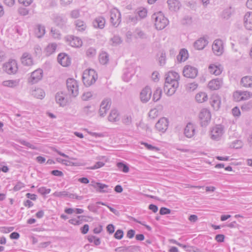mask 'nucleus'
<instances>
[{"label": "nucleus", "instance_id": "nucleus-1", "mask_svg": "<svg viewBox=\"0 0 252 252\" xmlns=\"http://www.w3.org/2000/svg\"><path fill=\"white\" fill-rule=\"evenodd\" d=\"M152 18L155 21L156 28L158 30L163 29L168 24V19L161 12L154 13L153 14Z\"/></svg>", "mask_w": 252, "mask_h": 252}, {"label": "nucleus", "instance_id": "nucleus-2", "mask_svg": "<svg viewBox=\"0 0 252 252\" xmlns=\"http://www.w3.org/2000/svg\"><path fill=\"white\" fill-rule=\"evenodd\" d=\"M97 79V75L94 69L85 70L82 76V80L84 84L89 87L94 83Z\"/></svg>", "mask_w": 252, "mask_h": 252}, {"label": "nucleus", "instance_id": "nucleus-3", "mask_svg": "<svg viewBox=\"0 0 252 252\" xmlns=\"http://www.w3.org/2000/svg\"><path fill=\"white\" fill-rule=\"evenodd\" d=\"M67 91L70 95L76 97L79 94L78 82L73 78H68L66 81Z\"/></svg>", "mask_w": 252, "mask_h": 252}, {"label": "nucleus", "instance_id": "nucleus-4", "mask_svg": "<svg viewBox=\"0 0 252 252\" xmlns=\"http://www.w3.org/2000/svg\"><path fill=\"white\" fill-rule=\"evenodd\" d=\"M3 70L8 74H14L18 70L17 62L15 60H9V62L3 64Z\"/></svg>", "mask_w": 252, "mask_h": 252}, {"label": "nucleus", "instance_id": "nucleus-5", "mask_svg": "<svg viewBox=\"0 0 252 252\" xmlns=\"http://www.w3.org/2000/svg\"><path fill=\"white\" fill-rule=\"evenodd\" d=\"M199 118L202 126H206L211 120V115L210 111L207 108H203L199 114Z\"/></svg>", "mask_w": 252, "mask_h": 252}, {"label": "nucleus", "instance_id": "nucleus-6", "mask_svg": "<svg viewBox=\"0 0 252 252\" xmlns=\"http://www.w3.org/2000/svg\"><path fill=\"white\" fill-rule=\"evenodd\" d=\"M179 87V82L175 81H173L172 83L168 81L165 80L164 86L163 88L164 92L169 96L173 94Z\"/></svg>", "mask_w": 252, "mask_h": 252}, {"label": "nucleus", "instance_id": "nucleus-7", "mask_svg": "<svg viewBox=\"0 0 252 252\" xmlns=\"http://www.w3.org/2000/svg\"><path fill=\"white\" fill-rule=\"evenodd\" d=\"M110 22L113 26L118 27L121 22L120 12L117 8H113L110 11Z\"/></svg>", "mask_w": 252, "mask_h": 252}, {"label": "nucleus", "instance_id": "nucleus-8", "mask_svg": "<svg viewBox=\"0 0 252 252\" xmlns=\"http://www.w3.org/2000/svg\"><path fill=\"white\" fill-rule=\"evenodd\" d=\"M198 73V70L195 67L187 65L183 69V74L187 78H194Z\"/></svg>", "mask_w": 252, "mask_h": 252}, {"label": "nucleus", "instance_id": "nucleus-9", "mask_svg": "<svg viewBox=\"0 0 252 252\" xmlns=\"http://www.w3.org/2000/svg\"><path fill=\"white\" fill-rule=\"evenodd\" d=\"M111 104V99L110 98L104 99L100 105L99 110V116L103 117L106 114L107 111L110 109Z\"/></svg>", "mask_w": 252, "mask_h": 252}, {"label": "nucleus", "instance_id": "nucleus-10", "mask_svg": "<svg viewBox=\"0 0 252 252\" xmlns=\"http://www.w3.org/2000/svg\"><path fill=\"white\" fill-rule=\"evenodd\" d=\"M224 133L223 126L217 125L211 130V138L215 140H219Z\"/></svg>", "mask_w": 252, "mask_h": 252}, {"label": "nucleus", "instance_id": "nucleus-11", "mask_svg": "<svg viewBox=\"0 0 252 252\" xmlns=\"http://www.w3.org/2000/svg\"><path fill=\"white\" fill-rule=\"evenodd\" d=\"M212 50L215 55H221L223 52L222 41L220 39L215 40L212 45Z\"/></svg>", "mask_w": 252, "mask_h": 252}, {"label": "nucleus", "instance_id": "nucleus-12", "mask_svg": "<svg viewBox=\"0 0 252 252\" xmlns=\"http://www.w3.org/2000/svg\"><path fill=\"white\" fill-rule=\"evenodd\" d=\"M168 126V119L165 117L160 119L156 124L155 127L157 130L162 132H164Z\"/></svg>", "mask_w": 252, "mask_h": 252}, {"label": "nucleus", "instance_id": "nucleus-13", "mask_svg": "<svg viewBox=\"0 0 252 252\" xmlns=\"http://www.w3.org/2000/svg\"><path fill=\"white\" fill-rule=\"evenodd\" d=\"M43 71L42 69H37L32 73L30 78L29 80V82L32 84H35L38 82L42 78Z\"/></svg>", "mask_w": 252, "mask_h": 252}, {"label": "nucleus", "instance_id": "nucleus-14", "mask_svg": "<svg viewBox=\"0 0 252 252\" xmlns=\"http://www.w3.org/2000/svg\"><path fill=\"white\" fill-rule=\"evenodd\" d=\"M152 90L151 88L146 86L144 88L140 93V99L143 102H148L151 97Z\"/></svg>", "mask_w": 252, "mask_h": 252}, {"label": "nucleus", "instance_id": "nucleus-15", "mask_svg": "<svg viewBox=\"0 0 252 252\" xmlns=\"http://www.w3.org/2000/svg\"><path fill=\"white\" fill-rule=\"evenodd\" d=\"M21 61L22 64L25 66H31L33 64V61L32 55L28 52H25L23 54L21 58Z\"/></svg>", "mask_w": 252, "mask_h": 252}, {"label": "nucleus", "instance_id": "nucleus-16", "mask_svg": "<svg viewBox=\"0 0 252 252\" xmlns=\"http://www.w3.org/2000/svg\"><path fill=\"white\" fill-rule=\"evenodd\" d=\"M55 99L57 103L62 107L65 106L68 102L65 94L63 92L57 93L55 95Z\"/></svg>", "mask_w": 252, "mask_h": 252}, {"label": "nucleus", "instance_id": "nucleus-17", "mask_svg": "<svg viewBox=\"0 0 252 252\" xmlns=\"http://www.w3.org/2000/svg\"><path fill=\"white\" fill-rule=\"evenodd\" d=\"M90 185L95 188L96 191L99 192L104 193L111 191V189H108L109 186L105 184L100 183H94V184H91Z\"/></svg>", "mask_w": 252, "mask_h": 252}, {"label": "nucleus", "instance_id": "nucleus-18", "mask_svg": "<svg viewBox=\"0 0 252 252\" xmlns=\"http://www.w3.org/2000/svg\"><path fill=\"white\" fill-rule=\"evenodd\" d=\"M81 113L84 116L92 117L95 113V107L93 105L86 106L83 108Z\"/></svg>", "mask_w": 252, "mask_h": 252}, {"label": "nucleus", "instance_id": "nucleus-19", "mask_svg": "<svg viewBox=\"0 0 252 252\" xmlns=\"http://www.w3.org/2000/svg\"><path fill=\"white\" fill-rule=\"evenodd\" d=\"M167 3L169 10L172 12L178 11L181 6L178 0H167Z\"/></svg>", "mask_w": 252, "mask_h": 252}, {"label": "nucleus", "instance_id": "nucleus-20", "mask_svg": "<svg viewBox=\"0 0 252 252\" xmlns=\"http://www.w3.org/2000/svg\"><path fill=\"white\" fill-rule=\"evenodd\" d=\"M58 61L59 63L63 66H67L71 63L69 57L64 53H60L58 55Z\"/></svg>", "mask_w": 252, "mask_h": 252}, {"label": "nucleus", "instance_id": "nucleus-21", "mask_svg": "<svg viewBox=\"0 0 252 252\" xmlns=\"http://www.w3.org/2000/svg\"><path fill=\"white\" fill-rule=\"evenodd\" d=\"M244 24L248 30H252V12H247L244 17Z\"/></svg>", "mask_w": 252, "mask_h": 252}, {"label": "nucleus", "instance_id": "nucleus-22", "mask_svg": "<svg viewBox=\"0 0 252 252\" xmlns=\"http://www.w3.org/2000/svg\"><path fill=\"white\" fill-rule=\"evenodd\" d=\"M67 40L72 47L79 48L82 45V41L78 37L71 35L68 38Z\"/></svg>", "mask_w": 252, "mask_h": 252}, {"label": "nucleus", "instance_id": "nucleus-23", "mask_svg": "<svg viewBox=\"0 0 252 252\" xmlns=\"http://www.w3.org/2000/svg\"><path fill=\"white\" fill-rule=\"evenodd\" d=\"M195 127L194 125L189 123L184 129V134L188 138H191L195 133Z\"/></svg>", "mask_w": 252, "mask_h": 252}, {"label": "nucleus", "instance_id": "nucleus-24", "mask_svg": "<svg viewBox=\"0 0 252 252\" xmlns=\"http://www.w3.org/2000/svg\"><path fill=\"white\" fill-rule=\"evenodd\" d=\"M179 79L180 75L177 72L173 71H170L166 74L165 80L168 81L172 83L174 81L178 82Z\"/></svg>", "mask_w": 252, "mask_h": 252}, {"label": "nucleus", "instance_id": "nucleus-25", "mask_svg": "<svg viewBox=\"0 0 252 252\" xmlns=\"http://www.w3.org/2000/svg\"><path fill=\"white\" fill-rule=\"evenodd\" d=\"M208 41L205 37H201L194 43V47L197 50H202L208 44Z\"/></svg>", "mask_w": 252, "mask_h": 252}, {"label": "nucleus", "instance_id": "nucleus-26", "mask_svg": "<svg viewBox=\"0 0 252 252\" xmlns=\"http://www.w3.org/2000/svg\"><path fill=\"white\" fill-rule=\"evenodd\" d=\"M221 84L222 81L220 79H213L209 82L208 87L211 90H216L220 88Z\"/></svg>", "mask_w": 252, "mask_h": 252}, {"label": "nucleus", "instance_id": "nucleus-27", "mask_svg": "<svg viewBox=\"0 0 252 252\" xmlns=\"http://www.w3.org/2000/svg\"><path fill=\"white\" fill-rule=\"evenodd\" d=\"M54 22L57 26L63 28L67 22V19L63 15H56L54 17Z\"/></svg>", "mask_w": 252, "mask_h": 252}, {"label": "nucleus", "instance_id": "nucleus-28", "mask_svg": "<svg viewBox=\"0 0 252 252\" xmlns=\"http://www.w3.org/2000/svg\"><path fill=\"white\" fill-rule=\"evenodd\" d=\"M211 103L214 109L218 110L221 103L220 96L217 95L212 96L211 98Z\"/></svg>", "mask_w": 252, "mask_h": 252}, {"label": "nucleus", "instance_id": "nucleus-29", "mask_svg": "<svg viewBox=\"0 0 252 252\" xmlns=\"http://www.w3.org/2000/svg\"><path fill=\"white\" fill-rule=\"evenodd\" d=\"M105 23V19L102 17H98L93 22V26L95 28L103 29Z\"/></svg>", "mask_w": 252, "mask_h": 252}, {"label": "nucleus", "instance_id": "nucleus-30", "mask_svg": "<svg viewBox=\"0 0 252 252\" xmlns=\"http://www.w3.org/2000/svg\"><path fill=\"white\" fill-rule=\"evenodd\" d=\"M34 32L37 37L40 38L42 37L45 33V27L40 24L37 25L34 29Z\"/></svg>", "mask_w": 252, "mask_h": 252}, {"label": "nucleus", "instance_id": "nucleus-31", "mask_svg": "<svg viewBox=\"0 0 252 252\" xmlns=\"http://www.w3.org/2000/svg\"><path fill=\"white\" fill-rule=\"evenodd\" d=\"M137 248L135 246L120 247L116 248L115 251L118 252H134L137 250Z\"/></svg>", "mask_w": 252, "mask_h": 252}, {"label": "nucleus", "instance_id": "nucleus-32", "mask_svg": "<svg viewBox=\"0 0 252 252\" xmlns=\"http://www.w3.org/2000/svg\"><path fill=\"white\" fill-rule=\"evenodd\" d=\"M188 58V52L185 49L180 50L179 54L177 56V60L178 62L181 63L186 61Z\"/></svg>", "mask_w": 252, "mask_h": 252}, {"label": "nucleus", "instance_id": "nucleus-33", "mask_svg": "<svg viewBox=\"0 0 252 252\" xmlns=\"http://www.w3.org/2000/svg\"><path fill=\"white\" fill-rule=\"evenodd\" d=\"M108 121L110 122H117L119 120V113L117 110L113 109L111 111L108 117Z\"/></svg>", "mask_w": 252, "mask_h": 252}, {"label": "nucleus", "instance_id": "nucleus-34", "mask_svg": "<svg viewBox=\"0 0 252 252\" xmlns=\"http://www.w3.org/2000/svg\"><path fill=\"white\" fill-rule=\"evenodd\" d=\"M241 84L245 87L252 88V76L243 77L241 80Z\"/></svg>", "mask_w": 252, "mask_h": 252}, {"label": "nucleus", "instance_id": "nucleus-35", "mask_svg": "<svg viewBox=\"0 0 252 252\" xmlns=\"http://www.w3.org/2000/svg\"><path fill=\"white\" fill-rule=\"evenodd\" d=\"M77 30L80 32L84 31L87 28V25L84 21L81 20H77L74 22Z\"/></svg>", "mask_w": 252, "mask_h": 252}, {"label": "nucleus", "instance_id": "nucleus-36", "mask_svg": "<svg viewBox=\"0 0 252 252\" xmlns=\"http://www.w3.org/2000/svg\"><path fill=\"white\" fill-rule=\"evenodd\" d=\"M57 46L56 43H52L49 44L45 49L46 56H49L54 53L56 50Z\"/></svg>", "mask_w": 252, "mask_h": 252}, {"label": "nucleus", "instance_id": "nucleus-37", "mask_svg": "<svg viewBox=\"0 0 252 252\" xmlns=\"http://www.w3.org/2000/svg\"><path fill=\"white\" fill-rule=\"evenodd\" d=\"M19 80H6L2 82V84L3 86L14 88L19 85Z\"/></svg>", "mask_w": 252, "mask_h": 252}, {"label": "nucleus", "instance_id": "nucleus-38", "mask_svg": "<svg viewBox=\"0 0 252 252\" xmlns=\"http://www.w3.org/2000/svg\"><path fill=\"white\" fill-rule=\"evenodd\" d=\"M32 95L35 97L42 99L45 95L44 91L41 88H37L32 91Z\"/></svg>", "mask_w": 252, "mask_h": 252}, {"label": "nucleus", "instance_id": "nucleus-39", "mask_svg": "<svg viewBox=\"0 0 252 252\" xmlns=\"http://www.w3.org/2000/svg\"><path fill=\"white\" fill-rule=\"evenodd\" d=\"M208 99L207 94L204 92H200L195 95V100L198 103L204 102Z\"/></svg>", "mask_w": 252, "mask_h": 252}, {"label": "nucleus", "instance_id": "nucleus-40", "mask_svg": "<svg viewBox=\"0 0 252 252\" xmlns=\"http://www.w3.org/2000/svg\"><path fill=\"white\" fill-rule=\"evenodd\" d=\"M209 70L211 73L215 75H220L222 72V69L220 66L214 64H211L209 67Z\"/></svg>", "mask_w": 252, "mask_h": 252}, {"label": "nucleus", "instance_id": "nucleus-41", "mask_svg": "<svg viewBox=\"0 0 252 252\" xmlns=\"http://www.w3.org/2000/svg\"><path fill=\"white\" fill-rule=\"evenodd\" d=\"M99 60L100 63L102 64H106L109 61V56L108 54L105 52H101L99 57Z\"/></svg>", "mask_w": 252, "mask_h": 252}, {"label": "nucleus", "instance_id": "nucleus-42", "mask_svg": "<svg viewBox=\"0 0 252 252\" xmlns=\"http://www.w3.org/2000/svg\"><path fill=\"white\" fill-rule=\"evenodd\" d=\"M162 91L160 88H158L154 93L153 100L156 102L159 100L161 96Z\"/></svg>", "mask_w": 252, "mask_h": 252}, {"label": "nucleus", "instance_id": "nucleus-43", "mask_svg": "<svg viewBox=\"0 0 252 252\" xmlns=\"http://www.w3.org/2000/svg\"><path fill=\"white\" fill-rule=\"evenodd\" d=\"M139 19L146 18L147 15V10L145 8L141 7L138 9L137 12Z\"/></svg>", "mask_w": 252, "mask_h": 252}, {"label": "nucleus", "instance_id": "nucleus-44", "mask_svg": "<svg viewBox=\"0 0 252 252\" xmlns=\"http://www.w3.org/2000/svg\"><path fill=\"white\" fill-rule=\"evenodd\" d=\"M117 166L119 169L124 173H127L129 171V167L123 162H119L117 163Z\"/></svg>", "mask_w": 252, "mask_h": 252}, {"label": "nucleus", "instance_id": "nucleus-45", "mask_svg": "<svg viewBox=\"0 0 252 252\" xmlns=\"http://www.w3.org/2000/svg\"><path fill=\"white\" fill-rule=\"evenodd\" d=\"M132 122V118L130 115H125L122 118V122L126 125H130Z\"/></svg>", "mask_w": 252, "mask_h": 252}, {"label": "nucleus", "instance_id": "nucleus-46", "mask_svg": "<svg viewBox=\"0 0 252 252\" xmlns=\"http://www.w3.org/2000/svg\"><path fill=\"white\" fill-rule=\"evenodd\" d=\"M252 109V100L244 103L241 106V109L244 111H248Z\"/></svg>", "mask_w": 252, "mask_h": 252}, {"label": "nucleus", "instance_id": "nucleus-47", "mask_svg": "<svg viewBox=\"0 0 252 252\" xmlns=\"http://www.w3.org/2000/svg\"><path fill=\"white\" fill-rule=\"evenodd\" d=\"M232 14L231 7L225 9L222 13V17L224 19H228L229 18Z\"/></svg>", "mask_w": 252, "mask_h": 252}, {"label": "nucleus", "instance_id": "nucleus-48", "mask_svg": "<svg viewBox=\"0 0 252 252\" xmlns=\"http://www.w3.org/2000/svg\"><path fill=\"white\" fill-rule=\"evenodd\" d=\"M241 96L240 99H241L242 100L248 99L249 98H250L252 95V93L247 91H241Z\"/></svg>", "mask_w": 252, "mask_h": 252}, {"label": "nucleus", "instance_id": "nucleus-49", "mask_svg": "<svg viewBox=\"0 0 252 252\" xmlns=\"http://www.w3.org/2000/svg\"><path fill=\"white\" fill-rule=\"evenodd\" d=\"M159 63L160 65H163L166 63V54L165 52L162 51L161 52L160 57H159Z\"/></svg>", "mask_w": 252, "mask_h": 252}, {"label": "nucleus", "instance_id": "nucleus-50", "mask_svg": "<svg viewBox=\"0 0 252 252\" xmlns=\"http://www.w3.org/2000/svg\"><path fill=\"white\" fill-rule=\"evenodd\" d=\"M111 41L113 42V45H117L121 44L122 42V39L118 35H115L113 38H111Z\"/></svg>", "mask_w": 252, "mask_h": 252}, {"label": "nucleus", "instance_id": "nucleus-51", "mask_svg": "<svg viewBox=\"0 0 252 252\" xmlns=\"http://www.w3.org/2000/svg\"><path fill=\"white\" fill-rule=\"evenodd\" d=\"M80 16V11L78 9L72 10L70 13V16L71 18L77 19Z\"/></svg>", "mask_w": 252, "mask_h": 252}, {"label": "nucleus", "instance_id": "nucleus-52", "mask_svg": "<svg viewBox=\"0 0 252 252\" xmlns=\"http://www.w3.org/2000/svg\"><path fill=\"white\" fill-rule=\"evenodd\" d=\"M192 23V18L189 16H185L182 20L183 25H190Z\"/></svg>", "mask_w": 252, "mask_h": 252}, {"label": "nucleus", "instance_id": "nucleus-53", "mask_svg": "<svg viewBox=\"0 0 252 252\" xmlns=\"http://www.w3.org/2000/svg\"><path fill=\"white\" fill-rule=\"evenodd\" d=\"M96 204H101L102 205L106 206H107L109 209L110 211L112 212L114 214H115L116 215L119 214V212L117 210H116V209H114L113 208L109 206V205H107L105 203H104V202H100V201H98V202H97L96 203Z\"/></svg>", "mask_w": 252, "mask_h": 252}, {"label": "nucleus", "instance_id": "nucleus-54", "mask_svg": "<svg viewBox=\"0 0 252 252\" xmlns=\"http://www.w3.org/2000/svg\"><path fill=\"white\" fill-rule=\"evenodd\" d=\"M20 143L22 144L23 146H26L29 148H31L32 149H36V148L35 146L33 145H32L30 143L27 142L24 140H21L20 141Z\"/></svg>", "mask_w": 252, "mask_h": 252}, {"label": "nucleus", "instance_id": "nucleus-55", "mask_svg": "<svg viewBox=\"0 0 252 252\" xmlns=\"http://www.w3.org/2000/svg\"><path fill=\"white\" fill-rule=\"evenodd\" d=\"M142 144L144 145L145 147L151 151H158L159 150V149L157 147H155L152 146L151 144H149L147 143H142Z\"/></svg>", "mask_w": 252, "mask_h": 252}, {"label": "nucleus", "instance_id": "nucleus-56", "mask_svg": "<svg viewBox=\"0 0 252 252\" xmlns=\"http://www.w3.org/2000/svg\"><path fill=\"white\" fill-rule=\"evenodd\" d=\"M124 236V232L121 229L117 230L114 234V237L118 240L121 239Z\"/></svg>", "mask_w": 252, "mask_h": 252}, {"label": "nucleus", "instance_id": "nucleus-57", "mask_svg": "<svg viewBox=\"0 0 252 252\" xmlns=\"http://www.w3.org/2000/svg\"><path fill=\"white\" fill-rule=\"evenodd\" d=\"M158 114V111L156 108L151 109L149 112V116L151 118H155L157 117Z\"/></svg>", "mask_w": 252, "mask_h": 252}, {"label": "nucleus", "instance_id": "nucleus-58", "mask_svg": "<svg viewBox=\"0 0 252 252\" xmlns=\"http://www.w3.org/2000/svg\"><path fill=\"white\" fill-rule=\"evenodd\" d=\"M51 189H46L45 187H41L38 189V192L41 194H47L50 192Z\"/></svg>", "mask_w": 252, "mask_h": 252}, {"label": "nucleus", "instance_id": "nucleus-59", "mask_svg": "<svg viewBox=\"0 0 252 252\" xmlns=\"http://www.w3.org/2000/svg\"><path fill=\"white\" fill-rule=\"evenodd\" d=\"M54 195L59 197H67V191H56L54 193Z\"/></svg>", "mask_w": 252, "mask_h": 252}, {"label": "nucleus", "instance_id": "nucleus-60", "mask_svg": "<svg viewBox=\"0 0 252 252\" xmlns=\"http://www.w3.org/2000/svg\"><path fill=\"white\" fill-rule=\"evenodd\" d=\"M98 208V206H97L94 204H89L88 206V209L89 210V211L94 213H96Z\"/></svg>", "mask_w": 252, "mask_h": 252}, {"label": "nucleus", "instance_id": "nucleus-61", "mask_svg": "<svg viewBox=\"0 0 252 252\" xmlns=\"http://www.w3.org/2000/svg\"><path fill=\"white\" fill-rule=\"evenodd\" d=\"M104 165V163L102 162V161H97L95 163V164L91 167L90 168V169H92V170H94V169H98L99 168H100L102 166H103Z\"/></svg>", "mask_w": 252, "mask_h": 252}, {"label": "nucleus", "instance_id": "nucleus-62", "mask_svg": "<svg viewBox=\"0 0 252 252\" xmlns=\"http://www.w3.org/2000/svg\"><path fill=\"white\" fill-rule=\"evenodd\" d=\"M93 96L92 93L90 92H87L84 93L82 96L83 100L87 101L90 99Z\"/></svg>", "mask_w": 252, "mask_h": 252}, {"label": "nucleus", "instance_id": "nucleus-63", "mask_svg": "<svg viewBox=\"0 0 252 252\" xmlns=\"http://www.w3.org/2000/svg\"><path fill=\"white\" fill-rule=\"evenodd\" d=\"M86 54L88 57H94L96 54V51L93 48H90L87 50Z\"/></svg>", "mask_w": 252, "mask_h": 252}, {"label": "nucleus", "instance_id": "nucleus-64", "mask_svg": "<svg viewBox=\"0 0 252 252\" xmlns=\"http://www.w3.org/2000/svg\"><path fill=\"white\" fill-rule=\"evenodd\" d=\"M19 13L22 16H26L29 14V10L26 8H20L18 10Z\"/></svg>", "mask_w": 252, "mask_h": 252}]
</instances>
